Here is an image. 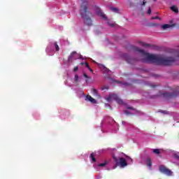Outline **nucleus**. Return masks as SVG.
<instances>
[{"label":"nucleus","mask_w":179,"mask_h":179,"mask_svg":"<svg viewBox=\"0 0 179 179\" xmlns=\"http://www.w3.org/2000/svg\"><path fill=\"white\" fill-rule=\"evenodd\" d=\"M146 164L148 167H152V161L150 160V159H147L146 160Z\"/></svg>","instance_id":"2eb2a0df"},{"label":"nucleus","mask_w":179,"mask_h":179,"mask_svg":"<svg viewBox=\"0 0 179 179\" xmlns=\"http://www.w3.org/2000/svg\"><path fill=\"white\" fill-rule=\"evenodd\" d=\"M143 47H146V46H148V44L144 43V44H143Z\"/></svg>","instance_id":"bb28decb"},{"label":"nucleus","mask_w":179,"mask_h":179,"mask_svg":"<svg viewBox=\"0 0 179 179\" xmlns=\"http://www.w3.org/2000/svg\"><path fill=\"white\" fill-rule=\"evenodd\" d=\"M137 51L140 52L141 58L144 62H150L152 64H157V65H173L174 62V59L172 57L164 58L162 56L156 55H150L143 50L137 49Z\"/></svg>","instance_id":"f257e3e1"},{"label":"nucleus","mask_w":179,"mask_h":179,"mask_svg":"<svg viewBox=\"0 0 179 179\" xmlns=\"http://www.w3.org/2000/svg\"><path fill=\"white\" fill-rule=\"evenodd\" d=\"M87 7L86 6V5L83 4L80 8V15L83 17H86V15L87 13Z\"/></svg>","instance_id":"423d86ee"},{"label":"nucleus","mask_w":179,"mask_h":179,"mask_svg":"<svg viewBox=\"0 0 179 179\" xmlns=\"http://www.w3.org/2000/svg\"><path fill=\"white\" fill-rule=\"evenodd\" d=\"M96 13L98 16H101V17H102L103 19L107 20V17H106V15L103 13L101 10L99 9Z\"/></svg>","instance_id":"9d476101"},{"label":"nucleus","mask_w":179,"mask_h":179,"mask_svg":"<svg viewBox=\"0 0 179 179\" xmlns=\"http://www.w3.org/2000/svg\"><path fill=\"white\" fill-rule=\"evenodd\" d=\"M85 63H86V62H85V63L83 62V63H80V64H81V65H86Z\"/></svg>","instance_id":"cd10ccee"},{"label":"nucleus","mask_w":179,"mask_h":179,"mask_svg":"<svg viewBox=\"0 0 179 179\" xmlns=\"http://www.w3.org/2000/svg\"><path fill=\"white\" fill-rule=\"evenodd\" d=\"M51 48H55L56 51H59V46L57 45V43H53L47 47L46 51L48 52Z\"/></svg>","instance_id":"0eeeda50"},{"label":"nucleus","mask_w":179,"mask_h":179,"mask_svg":"<svg viewBox=\"0 0 179 179\" xmlns=\"http://www.w3.org/2000/svg\"><path fill=\"white\" fill-rule=\"evenodd\" d=\"M170 27H171V24H165L162 25V29H163V30H166V29H170Z\"/></svg>","instance_id":"ddd939ff"},{"label":"nucleus","mask_w":179,"mask_h":179,"mask_svg":"<svg viewBox=\"0 0 179 179\" xmlns=\"http://www.w3.org/2000/svg\"><path fill=\"white\" fill-rule=\"evenodd\" d=\"M83 76L84 78H86V79H89V76H87V74H86L85 73H83Z\"/></svg>","instance_id":"393cba45"},{"label":"nucleus","mask_w":179,"mask_h":179,"mask_svg":"<svg viewBox=\"0 0 179 179\" xmlns=\"http://www.w3.org/2000/svg\"><path fill=\"white\" fill-rule=\"evenodd\" d=\"M113 159L117 166H120V167L124 168L126 167V166H128V164H132V159H131L129 157H126V159L120 157L118 159L115 156H113Z\"/></svg>","instance_id":"f03ea898"},{"label":"nucleus","mask_w":179,"mask_h":179,"mask_svg":"<svg viewBox=\"0 0 179 179\" xmlns=\"http://www.w3.org/2000/svg\"><path fill=\"white\" fill-rule=\"evenodd\" d=\"M173 157L176 160H179V152H173Z\"/></svg>","instance_id":"dca6fc26"},{"label":"nucleus","mask_w":179,"mask_h":179,"mask_svg":"<svg viewBox=\"0 0 179 179\" xmlns=\"http://www.w3.org/2000/svg\"><path fill=\"white\" fill-rule=\"evenodd\" d=\"M86 100H88V101H90L91 103H92L93 104H96V103H97V101H96V99H93L92 96H87L86 97Z\"/></svg>","instance_id":"9b49d317"},{"label":"nucleus","mask_w":179,"mask_h":179,"mask_svg":"<svg viewBox=\"0 0 179 179\" xmlns=\"http://www.w3.org/2000/svg\"><path fill=\"white\" fill-rule=\"evenodd\" d=\"M124 113L127 114V115H129V114L135 115V114H138V110H136L132 108H129L128 110L124 111Z\"/></svg>","instance_id":"6e6552de"},{"label":"nucleus","mask_w":179,"mask_h":179,"mask_svg":"<svg viewBox=\"0 0 179 179\" xmlns=\"http://www.w3.org/2000/svg\"><path fill=\"white\" fill-rule=\"evenodd\" d=\"M160 152H162V150H159V149H154L153 150V152L155 153V155H159V153H160Z\"/></svg>","instance_id":"a211bd4d"},{"label":"nucleus","mask_w":179,"mask_h":179,"mask_svg":"<svg viewBox=\"0 0 179 179\" xmlns=\"http://www.w3.org/2000/svg\"><path fill=\"white\" fill-rule=\"evenodd\" d=\"M74 80H75V82H78V80H79V76H78V74L75 75Z\"/></svg>","instance_id":"4be33fe9"},{"label":"nucleus","mask_w":179,"mask_h":179,"mask_svg":"<svg viewBox=\"0 0 179 179\" xmlns=\"http://www.w3.org/2000/svg\"><path fill=\"white\" fill-rule=\"evenodd\" d=\"M171 9L173 10V12H175V13H178V8L176 6H173L171 7Z\"/></svg>","instance_id":"4468645a"},{"label":"nucleus","mask_w":179,"mask_h":179,"mask_svg":"<svg viewBox=\"0 0 179 179\" xmlns=\"http://www.w3.org/2000/svg\"><path fill=\"white\" fill-rule=\"evenodd\" d=\"M110 26H114V25L113 24H111Z\"/></svg>","instance_id":"7c9ffc66"},{"label":"nucleus","mask_w":179,"mask_h":179,"mask_svg":"<svg viewBox=\"0 0 179 179\" xmlns=\"http://www.w3.org/2000/svg\"><path fill=\"white\" fill-rule=\"evenodd\" d=\"M69 61L71 59H82V55H78L76 52H73L69 57Z\"/></svg>","instance_id":"39448f33"},{"label":"nucleus","mask_w":179,"mask_h":179,"mask_svg":"<svg viewBox=\"0 0 179 179\" xmlns=\"http://www.w3.org/2000/svg\"><path fill=\"white\" fill-rule=\"evenodd\" d=\"M105 99L107 101H113V100H115L118 104H124V101L118 98V96L115 94H110L108 96H106Z\"/></svg>","instance_id":"7ed1b4c3"},{"label":"nucleus","mask_w":179,"mask_h":179,"mask_svg":"<svg viewBox=\"0 0 179 179\" xmlns=\"http://www.w3.org/2000/svg\"><path fill=\"white\" fill-rule=\"evenodd\" d=\"M85 23H86V24H88V26H90V24H92V20L87 18Z\"/></svg>","instance_id":"f3484780"},{"label":"nucleus","mask_w":179,"mask_h":179,"mask_svg":"<svg viewBox=\"0 0 179 179\" xmlns=\"http://www.w3.org/2000/svg\"><path fill=\"white\" fill-rule=\"evenodd\" d=\"M99 68L103 71V72H104V73H108V75H110V73H111V71H110V70H108V69L106 68L102 64L99 65Z\"/></svg>","instance_id":"1a4fd4ad"},{"label":"nucleus","mask_w":179,"mask_h":179,"mask_svg":"<svg viewBox=\"0 0 179 179\" xmlns=\"http://www.w3.org/2000/svg\"><path fill=\"white\" fill-rule=\"evenodd\" d=\"M92 93H93V94H94V95L97 94V90L93 89V90H92Z\"/></svg>","instance_id":"5701e85b"},{"label":"nucleus","mask_w":179,"mask_h":179,"mask_svg":"<svg viewBox=\"0 0 179 179\" xmlns=\"http://www.w3.org/2000/svg\"><path fill=\"white\" fill-rule=\"evenodd\" d=\"M145 3H146V2L143 1V5H145Z\"/></svg>","instance_id":"c85d7f7f"},{"label":"nucleus","mask_w":179,"mask_h":179,"mask_svg":"<svg viewBox=\"0 0 179 179\" xmlns=\"http://www.w3.org/2000/svg\"><path fill=\"white\" fill-rule=\"evenodd\" d=\"M108 164V162L107 161H105L104 162L98 164L97 166H94L95 169H99V167H105V166H107Z\"/></svg>","instance_id":"f8f14e48"},{"label":"nucleus","mask_w":179,"mask_h":179,"mask_svg":"<svg viewBox=\"0 0 179 179\" xmlns=\"http://www.w3.org/2000/svg\"><path fill=\"white\" fill-rule=\"evenodd\" d=\"M152 19H157V17H152Z\"/></svg>","instance_id":"c756f323"},{"label":"nucleus","mask_w":179,"mask_h":179,"mask_svg":"<svg viewBox=\"0 0 179 179\" xmlns=\"http://www.w3.org/2000/svg\"><path fill=\"white\" fill-rule=\"evenodd\" d=\"M78 69H79V67L78 66H75L73 69V71L76 72L78 71Z\"/></svg>","instance_id":"b1692460"},{"label":"nucleus","mask_w":179,"mask_h":179,"mask_svg":"<svg viewBox=\"0 0 179 179\" xmlns=\"http://www.w3.org/2000/svg\"><path fill=\"white\" fill-rule=\"evenodd\" d=\"M148 15H150V13H152V10H150V8H148Z\"/></svg>","instance_id":"a878e982"},{"label":"nucleus","mask_w":179,"mask_h":179,"mask_svg":"<svg viewBox=\"0 0 179 179\" xmlns=\"http://www.w3.org/2000/svg\"><path fill=\"white\" fill-rule=\"evenodd\" d=\"M110 10H112V12H115V13H118V9L117 8H111Z\"/></svg>","instance_id":"aec40b11"},{"label":"nucleus","mask_w":179,"mask_h":179,"mask_svg":"<svg viewBox=\"0 0 179 179\" xmlns=\"http://www.w3.org/2000/svg\"><path fill=\"white\" fill-rule=\"evenodd\" d=\"M159 171L164 174H166V176H173V171L163 166L159 167Z\"/></svg>","instance_id":"20e7f679"},{"label":"nucleus","mask_w":179,"mask_h":179,"mask_svg":"<svg viewBox=\"0 0 179 179\" xmlns=\"http://www.w3.org/2000/svg\"><path fill=\"white\" fill-rule=\"evenodd\" d=\"M85 66H86V68H87V69H89V71H90V72H93V69H92L90 68V66H89V64L85 63Z\"/></svg>","instance_id":"412c9836"},{"label":"nucleus","mask_w":179,"mask_h":179,"mask_svg":"<svg viewBox=\"0 0 179 179\" xmlns=\"http://www.w3.org/2000/svg\"><path fill=\"white\" fill-rule=\"evenodd\" d=\"M154 1H156V0H154Z\"/></svg>","instance_id":"2f4dec72"},{"label":"nucleus","mask_w":179,"mask_h":179,"mask_svg":"<svg viewBox=\"0 0 179 179\" xmlns=\"http://www.w3.org/2000/svg\"><path fill=\"white\" fill-rule=\"evenodd\" d=\"M90 157H91L93 163H94V162H96V158H94V154L92 153L91 155H90Z\"/></svg>","instance_id":"6ab92c4d"}]
</instances>
